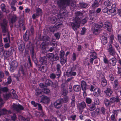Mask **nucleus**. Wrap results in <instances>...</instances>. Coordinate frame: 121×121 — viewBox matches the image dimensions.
<instances>
[{
    "mask_svg": "<svg viewBox=\"0 0 121 121\" xmlns=\"http://www.w3.org/2000/svg\"><path fill=\"white\" fill-rule=\"evenodd\" d=\"M2 35L0 34V46L2 47L3 46V44L2 43Z\"/></svg>",
    "mask_w": 121,
    "mask_h": 121,
    "instance_id": "nucleus-60",
    "label": "nucleus"
},
{
    "mask_svg": "<svg viewBox=\"0 0 121 121\" xmlns=\"http://www.w3.org/2000/svg\"><path fill=\"white\" fill-rule=\"evenodd\" d=\"M32 54V57L33 60L36 61V59L35 58V55L34 49L33 48H32L31 50V51Z\"/></svg>",
    "mask_w": 121,
    "mask_h": 121,
    "instance_id": "nucleus-33",
    "label": "nucleus"
},
{
    "mask_svg": "<svg viewBox=\"0 0 121 121\" xmlns=\"http://www.w3.org/2000/svg\"><path fill=\"white\" fill-rule=\"evenodd\" d=\"M62 104V100L59 99L55 102L54 104L55 107L57 108H60L61 107Z\"/></svg>",
    "mask_w": 121,
    "mask_h": 121,
    "instance_id": "nucleus-11",
    "label": "nucleus"
},
{
    "mask_svg": "<svg viewBox=\"0 0 121 121\" xmlns=\"http://www.w3.org/2000/svg\"><path fill=\"white\" fill-rule=\"evenodd\" d=\"M62 95H67L68 92L65 89H63L62 90Z\"/></svg>",
    "mask_w": 121,
    "mask_h": 121,
    "instance_id": "nucleus-55",
    "label": "nucleus"
},
{
    "mask_svg": "<svg viewBox=\"0 0 121 121\" xmlns=\"http://www.w3.org/2000/svg\"><path fill=\"white\" fill-rule=\"evenodd\" d=\"M5 6L4 4H2L1 5V8L2 11L5 12L6 13H7L9 12V10H6L5 9Z\"/></svg>",
    "mask_w": 121,
    "mask_h": 121,
    "instance_id": "nucleus-28",
    "label": "nucleus"
},
{
    "mask_svg": "<svg viewBox=\"0 0 121 121\" xmlns=\"http://www.w3.org/2000/svg\"><path fill=\"white\" fill-rule=\"evenodd\" d=\"M47 56V57L52 61H56L59 59V57L57 55H54L52 53L48 54Z\"/></svg>",
    "mask_w": 121,
    "mask_h": 121,
    "instance_id": "nucleus-7",
    "label": "nucleus"
},
{
    "mask_svg": "<svg viewBox=\"0 0 121 121\" xmlns=\"http://www.w3.org/2000/svg\"><path fill=\"white\" fill-rule=\"evenodd\" d=\"M93 95L95 97H98L100 95L101 91L98 88H95L94 91Z\"/></svg>",
    "mask_w": 121,
    "mask_h": 121,
    "instance_id": "nucleus-16",
    "label": "nucleus"
},
{
    "mask_svg": "<svg viewBox=\"0 0 121 121\" xmlns=\"http://www.w3.org/2000/svg\"><path fill=\"white\" fill-rule=\"evenodd\" d=\"M10 70L12 72H14L18 66V63L16 61H12L10 64Z\"/></svg>",
    "mask_w": 121,
    "mask_h": 121,
    "instance_id": "nucleus-8",
    "label": "nucleus"
},
{
    "mask_svg": "<svg viewBox=\"0 0 121 121\" xmlns=\"http://www.w3.org/2000/svg\"><path fill=\"white\" fill-rule=\"evenodd\" d=\"M69 100V98L67 96H65L63 98V100L64 103L67 102Z\"/></svg>",
    "mask_w": 121,
    "mask_h": 121,
    "instance_id": "nucleus-53",
    "label": "nucleus"
},
{
    "mask_svg": "<svg viewBox=\"0 0 121 121\" xmlns=\"http://www.w3.org/2000/svg\"><path fill=\"white\" fill-rule=\"evenodd\" d=\"M117 62V59L114 57L112 58L109 60V63L112 66H115Z\"/></svg>",
    "mask_w": 121,
    "mask_h": 121,
    "instance_id": "nucleus-23",
    "label": "nucleus"
},
{
    "mask_svg": "<svg viewBox=\"0 0 121 121\" xmlns=\"http://www.w3.org/2000/svg\"><path fill=\"white\" fill-rule=\"evenodd\" d=\"M2 28L3 30V32H7V23L6 20L5 19H4L3 22L1 24Z\"/></svg>",
    "mask_w": 121,
    "mask_h": 121,
    "instance_id": "nucleus-12",
    "label": "nucleus"
},
{
    "mask_svg": "<svg viewBox=\"0 0 121 121\" xmlns=\"http://www.w3.org/2000/svg\"><path fill=\"white\" fill-rule=\"evenodd\" d=\"M30 31L31 33H30L29 30H27L26 31L25 34L24 35L23 39L25 41H27L29 39L28 36L31 35H33V34L34 30L32 26H31V27Z\"/></svg>",
    "mask_w": 121,
    "mask_h": 121,
    "instance_id": "nucleus-6",
    "label": "nucleus"
},
{
    "mask_svg": "<svg viewBox=\"0 0 121 121\" xmlns=\"http://www.w3.org/2000/svg\"><path fill=\"white\" fill-rule=\"evenodd\" d=\"M54 36L56 39H59L60 37V35L59 33H58L54 34Z\"/></svg>",
    "mask_w": 121,
    "mask_h": 121,
    "instance_id": "nucleus-57",
    "label": "nucleus"
},
{
    "mask_svg": "<svg viewBox=\"0 0 121 121\" xmlns=\"http://www.w3.org/2000/svg\"><path fill=\"white\" fill-rule=\"evenodd\" d=\"M110 79L111 81H113L114 79L113 75L112 74H110L109 75Z\"/></svg>",
    "mask_w": 121,
    "mask_h": 121,
    "instance_id": "nucleus-64",
    "label": "nucleus"
},
{
    "mask_svg": "<svg viewBox=\"0 0 121 121\" xmlns=\"http://www.w3.org/2000/svg\"><path fill=\"white\" fill-rule=\"evenodd\" d=\"M70 0H58L57 4L60 6L64 5H70L73 6V4L69 3Z\"/></svg>",
    "mask_w": 121,
    "mask_h": 121,
    "instance_id": "nucleus-5",
    "label": "nucleus"
},
{
    "mask_svg": "<svg viewBox=\"0 0 121 121\" xmlns=\"http://www.w3.org/2000/svg\"><path fill=\"white\" fill-rule=\"evenodd\" d=\"M49 98L46 96H44L42 98L41 102L45 104L48 103L50 101Z\"/></svg>",
    "mask_w": 121,
    "mask_h": 121,
    "instance_id": "nucleus-15",
    "label": "nucleus"
},
{
    "mask_svg": "<svg viewBox=\"0 0 121 121\" xmlns=\"http://www.w3.org/2000/svg\"><path fill=\"white\" fill-rule=\"evenodd\" d=\"M96 53L93 51H91L90 53V57L97 58Z\"/></svg>",
    "mask_w": 121,
    "mask_h": 121,
    "instance_id": "nucleus-31",
    "label": "nucleus"
},
{
    "mask_svg": "<svg viewBox=\"0 0 121 121\" xmlns=\"http://www.w3.org/2000/svg\"><path fill=\"white\" fill-rule=\"evenodd\" d=\"M17 2L16 0H12V1L10 4V5H14Z\"/></svg>",
    "mask_w": 121,
    "mask_h": 121,
    "instance_id": "nucleus-63",
    "label": "nucleus"
},
{
    "mask_svg": "<svg viewBox=\"0 0 121 121\" xmlns=\"http://www.w3.org/2000/svg\"><path fill=\"white\" fill-rule=\"evenodd\" d=\"M14 109L17 112L23 109V107L19 104H14L13 106Z\"/></svg>",
    "mask_w": 121,
    "mask_h": 121,
    "instance_id": "nucleus-10",
    "label": "nucleus"
},
{
    "mask_svg": "<svg viewBox=\"0 0 121 121\" xmlns=\"http://www.w3.org/2000/svg\"><path fill=\"white\" fill-rule=\"evenodd\" d=\"M43 92L46 94H48L50 93V90L48 89L47 87H45L43 90Z\"/></svg>",
    "mask_w": 121,
    "mask_h": 121,
    "instance_id": "nucleus-42",
    "label": "nucleus"
},
{
    "mask_svg": "<svg viewBox=\"0 0 121 121\" xmlns=\"http://www.w3.org/2000/svg\"><path fill=\"white\" fill-rule=\"evenodd\" d=\"M99 4L97 1H95L92 4V6L93 8L97 7L99 6Z\"/></svg>",
    "mask_w": 121,
    "mask_h": 121,
    "instance_id": "nucleus-36",
    "label": "nucleus"
},
{
    "mask_svg": "<svg viewBox=\"0 0 121 121\" xmlns=\"http://www.w3.org/2000/svg\"><path fill=\"white\" fill-rule=\"evenodd\" d=\"M103 11L104 13L108 12H109V9L108 8L106 7L103 9Z\"/></svg>",
    "mask_w": 121,
    "mask_h": 121,
    "instance_id": "nucleus-59",
    "label": "nucleus"
},
{
    "mask_svg": "<svg viewBox=\"0 0 121 121\" xmlns=\"http://www.w3.org/2000/svg\"><path fill=\"white\" fill-rule=\"evenodd\" d=\"M8 90V89L7 87H1L0 88V94L1 93V91L3 92H6Z\"/></svg>",
    "mask_w": 121,
    "mask_h": 121,
    "instance_id": "nucleus-38",
    "label": "nucleus"
},
{
    "mask_svg": "<svg viewBox=\"0 0 121 121\" xmlns=\"http://www.w3.org/2000/svg\"><path fill=\"white\" fill-rule=\"evenodd\" d=\"M57 72L59 74H57V75L59 77L60 75V65L58 64L56 65Z\"/></svg>",
    "mask_w": 121,
    "mask_h": 121,
    "instance_id": "nucleus-39",
    "label": "nucleus"
},
{
    "mask_svg": "<svg viewBox=\"0 0 121 121\" xmlns=\"http://www.w3.org/2000/svg\"><path fill=\"white\" fill-rule=\"evenodd\" d=\"M36 13L37 14V15L39 16L41 15L42 13V12L41 9L38 8L36 9Z\"/></svg>",
    "mask_w": 121,
    "mask_h": 121,
    "instance_id": "nucleus-35",
    "label": "nucleus"
},
{
    "mask_svg": "<svg viewBox=\"0 0 121 121\" xmlns=\"http://www.w3.org/2000/svg\"><path fill=\"white\" fill-rule=\"evenodd\" d=\"M82 89L83 91H86L87 89V85L86 82L84 81H82L81 83Z\"/></svg>",
    "mask_w": 121,
    "mask_h": 121,
    "instance_id": "nucleus-20",
    "label": "nucleus"
},
{
    "mask_svg": "<svg viewBox=\"0 0 121 121\" xmlns=\"http://www.w3.org/2000/svg\"><path fill=\"white\" fill-rule=\"evenodd\" d=\"M73 89L74 91H78L80 90V86L78 85H75L73 87Z\"/></svg>",
    "mask_w": 121,
    "mask_h": 121,
    "instance_id": "nucleus-40",
    "label": "nucleus"
},
{
    "mask_svg": "<svg viewBox=\"0 0 121 121\" xmlns=\"http://www.w3.org/2000/svg\"><path fill=\"white\" fill-rule=\"evenodd\" d=\"M17 20V17L15 15H14L9 18V20L11 23L13 24Z\"/></svg>",
    "mask_w": 121,
    "mask_h": 121,
    "instance_id": "nucleus-22",
    "label": "nucleus"
},
{
    "mask_svg": "<svg viewBox=\"0 0 121 121\" xmlns=\"http://www.w3.org/2000/svg\"><path fill=\"white\" fill-rule=\"evenodd\" d=\"M86 107V103L84 101L78 104V107L80 110L83 109Z\"/></svg>",
    "mask_w": 121,
    "mask_h": 121,
    "instance_id": "nucleus-21",
    "label": "nucleus"
},
{
    "mask_svg": "<svg viewBox=\"0 0 121 121\" xmlns=\"http://www.w3.org/2000/svg\"><path fill=\"white\" fill-rule=\"evenodd\" d=\"M51 83H52V82L51 81L49 80H47L45 83V85L43 83H41L39 84V86L41 88H43L42 90H43L45 87H47Z\"/></svg>",
    "mask_w": 121,
    "mask_h": 121,
    "instance_id": "nucleus-14",
    "label": "nucleus"
},
{
    "mask_svg": "<svg viewBox=\"0 0 121 121\" xmlns=\"http://www.w3.org/2000/svg\"><path fill=\"white\" fill-rule=\"evenodd\" d=\"M86 19H83L81 21V19L80 18H76L75 22H71V25L73 29L74 30L76 31L77 29L79 28L80 26V24L81 23H82L83 25L86 23Z\"/></svg>",
    "mask_w": 121,
    "mask_h": 121,
    "instance_id": "nucleus-2",
    "label": "nucleus"
},
{
    "mask_svg": "<svg viewBox=\"0 0 121 121\" xmlns=\"http://www.w3.org/2000/svg\"><path fill=\"white\" fill-rule=\"evenodd\" d=\"M104 4L106 6V7L109 9V12L111 13H114L116 11L114 7L116 6V5L115 4H113L112 5L113 7H112V3L109 0H108L105 1L104 3Z\"/></svg>",
    "mask_w": 121,
    "mask_h": 121,
    "instance_id": "nucleus-3",
    "label": "nucleus"
},
{
    "mask_svg": "<svg viewBox=\"0 0 121 121\" xmlns=\"http://www.w3.org/2000/svg\"><path fill=\"white\" fill-rule=\"evenodd\" d=\"M104 26L105 29H106L107 30L109 31H111V26L109 22H105L104 24Z\"/></svg>",
    "mask_w": 121,
    "mask_h": 121,
    "instance_id": "nucleus-19",
    "label": "nucleus"
},
{
    "mask_svg": "<svg viewBox=\"0 0 121 121\" xmlns=\"http://www.w3.org/2000/svg\"><path fill=\"white\" fill-rule=\"evenodd\" d=\"M11 91L12 92V94L14 96L13 97L14 98H16L17 97V95L15 93V91L13 90H12Z\"/></svg>",
    "mask_w": 121,
    "mask_h": 121,
    "instance_id": "nucleus-58",
    "label": "nucleus"
},
{
    "mask_svg": "<svg viewBox=\"0 0 121 121\" xmlns=\"http://www.w3.org/2000/svg\"><path fill=\"white\" fill-rule=\"evenodd\" d=\"M112 90L110 88H108L105 91V93L107 95L109 96H111L112 93Z\"/></svg>",
    "mask_w": 121,
    "mask_h": 121,
    "instance_id": "nucleus-25",
    "label": "nucleus"
},
{
    "mask_svg": "<svg viewBox=\"0 0 121 121\" xmlns=\"http://www.w3.org/2000/svg\"><path fill=\"white\" fill-rule=\"evenodd\" d=\"M110 43L108 47L107 50L109 54L112 56L115 55L116 52L114 48L112 47V44L114 45L117 49L119 48L118 44L117 43L114 39L113 36H111L110 37Z\"/></svg>",
    "mask_w": 121,
    "mask_h": 121,
    "instance_id": "nucleus-1",
    "label": "nucleus"
},
{
    "mask_svg": "<svg viewBox=\"0 0 121 121\" xmlns=\"http://www.w3.org/2000/svg\"><path fill=\"white\" fill-rule=\"evenodd\" d=\"M49 44V43L47 41H45V42H43L42 43L41 45V46L43 48H44V47L47 46H48Z\"/></svg>",
    "mask_w": 121,
    "mask_h": 121,
    "instance_id": "nucleus-43",
    "label": "nucleus"
},
{
    "mask_svg": "<svg viewBox=\"0 0 121 121\" xmlns=\"http://www.w3.org/2000/svg\"><path fill=\"white\" fill-rule=\"evenodd\" d=\"M31 103L35 107H37V106H38V104H39L35 103L33 101H32L31 102Z\"/></svg>",
    "mask_w": 121,
    "mask_h": 121,
    "instance_id": "nucleus-61",
    "label": "nucleus"
},
{
    "mask_svg": "<svg viewBox=\"0 0 121 121\" xmlns=\"http://www.w3.org/2000/svg\"><path fill=\"white\" fill-rule=\"evenodd\" d=\"M18 118L19 120H22L23 121H29L30 120V119L29 118H28L26 119L21 115H19L18 116Z\"/></svg>",
    "mask_w": 121,
    "mask_h": 121,
    "instance_id": "nucleus-37",
    "label": "nucleus"
},
{
    "mask_svg": "<svg viewBox=\"0 0 121 121\" xmlns=\"http://www.w3.org/2000/svg\"><path fill=\"white\" fill-rule=\"evenodd\" d=\"M95 108V104H92L89 106L88 109L90 111H92L94 110Z\"/></svg>",
    "mask_w": 121,
    "mask_h": 121,
    "instance_id": "nucleus-30",
    "label": "nucleus"
},
{
    "mask_svg": "<svg viewBox=\"0 0 121 121\" xmlns=\"http://www.w3.org/2000/svg\"><path fill=\"white\" fill-rule=\"evenodd\" d=\"M94 102L95 105H99V99L97 98H95L94 99Z\"/></svg>",
    "mask_w": 121,
    "mask_h": 121,
    "instance_id": "nucleus-49",
    "label": "nucleus"
},
{
    "mask_svg": "<svg viewBox=\"0 0 121 121\" xmlns=\"http://www.w3.org/2000/svg\"><path fill=\"white\" fill-rule=\"evenodd\" d=\"M60 58V62L62 65L64 64L66 62V60L64 58Z\"/></svg>",
    "mask_w": 121,
    "mask_h": 121,
    "instance_id": "nucleus-51",
    "label": "nucleus"
},
{
    "mask_svg": "<svg viewBox=\"0 0 121 121\" xmlns=\"http://www.w3.org/2000/svg\"><path fill=\"white\" fill-rule=\"evenodd\" d=\"M86 103L88 104H90L92 102L91 99L89 98H86Z\"/></svg>",
    "mask_w": 121,
    "mask_h": 121,
    "instance_id": "nucleus-46",
    "label": "nucleus"
},
{
    "mask_svg": "<svg viewBox=\"0 0 121 121\" xmlns=\"http://www.w3.org/2000/svg\"><path fill=\"white\" fill-rule=\"evenodd\" d=\"M43 40H49V37L47 36H43Z\"/></svg>",
    "mask_w": 121,
    "mask_h": 121,
    "instance_id": "nucleus-54",
    "label": "nucleus"
},
{
    "mask_svg": "<svg viewBox=\"0 0 121 121\" xmlns=\"http://www.w3.org/2000/svg\"><path fill=\"white\" fill-rule=\"evenodd\" d=\"M66 75L68 76H75L76 75V72L71 70V69L68 70L66 73Z\"/></svg>",
    "mask_w": 121,
    "mask_h": 121,
    "instance_id": "nucleus-18",
    "label": "nucleus"
},
{
    "mask_svg": "<svg viewBox=\"0 0 121 121\" xmlns=\"http://www.w3.org/2000/svg\"><path fill=\"white\" fill-rule=\"evenodd\" d=\"M86 29L84 28H82V30L81 31V34L82 35H84L86 32Z\"/></svg>",
    "mask_w": 121,
    "mask_h": 121,
    "instance_id": "nucleus-56",
    "label": "nucleus"
},
{
    "mask_svg": "<svg viewBox=\"0 0 121 121\" xmlns=\"http://www.w3.org/2000/svg\"><path fill=\"white\" fill-rule=\"evenodd\" d=\"M82 13L80 12H76L75 13L76 17L75 19L73 20V21L74 22H75V20L76 17H77V18H79V17H78L79 16H82Z\"/></svg>",
    "mask_w": 121,
    "mask_h": 121,
    "instance_id": "nucleus-32",
    "label": "nucleus"
},
{
    "mask_svg": "<svg viewBox=\"0 0 121 121\" xmlns=\"http://www.w3.org/2000/svg\"><path fill=\"white\" fill-rule=\"evenodd\" d=\"M66 14V13L65 12H63V13H60V14H59L57 16L58 18V19L60 21H62L63 18L65 16V14Z\"/></svg>",
    "mask_w": 121,
    "mask_h": 121,
    "instance_id": "nucleus-27",
    "label": "nucleus"
},
{
    "mask_svg": "<svg viewBox=\"0 0 121 121\" xmlns=\"http://www.w3.org/2000/svg\"><path fill=\"white\" fill-rule=\"evenodd\" d=\"M47 69L46 65H44L43 66H42L41 67L39 68V70L42 72H46Z\"/></svg>",
    "mask_w": 121,
    "mask_h": 121,
    "instance_id": "nucleus-26",
    "label": "nucleus"
},
{
    "mask_svg": "<svg viewBox=\"0 0 121 121\" xmlns=\"http://www.w3.org/2000/svg\"><path fill=\"white\" fill-rule=\"evenodd\" d=\"M108 37V36L106 37L104 36H102L101 39V42L104 44H105L107 43V39Z\"/></svg>",
    "mask_w": 121,
    "mask_h": 121,
    "instance_id": "nucleus-29",
    "label": "nucleus"
},
{
    "mask_svg": "<svg viewBox=\"0 0 121 121\" xmlns=\"http://www.w3.org/2000/svg\"><path fill=\"white\" fill-rule=\"evenodd\" d=\"M4 42H8V41L9 42H10V37L9 36V34H8V37L4 38Z\"/></svg>",
    "mask_w": 121,
    "mask_h": 121,
    "instance_id": "nucleus-47",
    "label": "nucleus"
},
{
    "mask_svg": "<svg viewBox=\"0 0 121 121\" xmlns=\"http://www.w3.org/2000/svg\"><path fill=\"white\" fill-rule=\"evenodd\" d=\"M103 26V25H99L97 24H94L93 26L94 31L98 32Z\"/></svg>",
    "mask_w": 121,
    "mask_h": 121,
    "instance_id": "nucleus-17",
    "label": "nucleus"
},
{
    "mask_svg": "<svg viewBox=\"0 0 121 121\" xmlns=\"http://www.w3.org/2000/svg\"><path fill=\"white\" fill-rule=\"evenodd\" d=\"M2 111L4 112H1L0 113V116L1 115L5 114H6L8 112L5 109H3V110H2ZM0 121H1V120H0Z\"/></svg>",
    "mask_w": 121,
    "mask_h": 121,
    "instance_id": "nucleus-52",
    "label": "nucleus"
},
{
    "mask_svg": "<svg viewBox=\"0 0 121 121\" xmlns=\"http://www.w3.org/2000/svg\"><path fill=\"white\" fill-rule=\"evenodd\" d=\"M65 55L64 52L62 50L61 51L60 54V58H64V56Z\"/></svg>",
    "mask_w": 121,
    "mask_h": 121,
    "instance_id": "nucleus-50",
    "label": "nucleus"
},
{
    "mask_svg": "<svg viewBox=\"0 0 121 121\" xmlns=\"http://www.w3.org/2000/svg\"><path fill=\"white\" fill-rule=\"evenodd\" d=\"M3 55L5 57H7L11 56L12 54V51H4L3 48L2 49Z\"/></svg>",
    "mask_w": 121,
    "mask_h": 121,
    "instance_id": "nucleus-13",
    "label": "nucleus"
},
{
    "mask_svg": "<svg viewBox=\"0 0 121 121\" xmlns=\"http://www.w3.org/2000/svg\"><path fill=\"white\" fill-rule=\"evenodd\" d=\"M101 83L103 86H105L107 85V82L104 78H103L102 79Z\"/></svg>",
    "mask_w": 121,
    "mask_h": 121,
    "instance_id": "nucleus-41",
    "label": "nucleus"
},
{
    "mask_svg": "<svg viewBox=\"0 0 121 121\" xmlns=\"http://www.w3.org/2000/svg\"><path fill=\"white\" fill-rule=\"evenodd\" d=\"M71 104L73 106L74 105L75 103V96H73L72 97V98L71 99Z\"/></svg>",
    "mask_w": 121,
    "mask_h": 121,
    "instance_id": "nucleus-48",
    "label": "nucleus"
},
{
    "mask_svg": "<svg viewBox=\"0 0 121 121\" xmlns=\"http://www.w3.org/2000/svg\"><path fill=\"white\" fill-rule=\"evenodd\" d=\"M11 96V94L10 93L6 94L3 95V96L4 98L6 99H9Z\"/></svg>",
    "mask_w": 121,
    "mask_h": 121,
    "instance_id": "nucleus-45",
    "label": "nucleus"
},
{
    "mask_svg": "<svg viewBox=\"0 0 121 121\" xmlns=\"http://www.w3.org/2000/svg\"><path fill=\"white\" fill-rule=\"evenodd\" d=\"M62 25V23H57L55 24L54 26L50 27L49 28V30L51 32H53L60 27Z\"/></svg>",
    "mask_w": 121,
    "mask_h": 121,
    "instance_id": "nucleus-9",
    "label": "nucleus"
},
{
    "mask_svg": "<svg viewBox=\"0 0 121 121\" xmlns=\"http://www.w3.org/2000/svg\"><path fill=\"white\" fill-rule=\"evenodd\" d=\"M119 101L118 97H113L110 99V101L107 99L105 100L104 103L106 106L107 107L111 106L112 104H113L115 102H118Z\"/></svg>",
    "mask_w": 121,
    "mask_h": 121,
    "instance_id": "nucleus-4",
    "label": "nucleus"
},
{
    "mask_svg": "<svg viewBox=\"0 0 121 121\" xmlns=\"http://www.w3.org/2000/svg\"><path fill=\"white\" fill-rule=\"evenodd\" d=\"M25 72L24 69L22 67H21L19 69L18 74H17V78L18 77H19L21 74L23 75L25 73Z\"/></svg>",
    "mask_w": 121,
    "mask_h": 121,
    "instance_id": "nucleus-24",
    "label": "nucleus"
},
{
    "mask_svg": "<svg viewBox=\"0 0 121 121\" xmlns=\"http://www.w3.org/2000/svg\"><path fill=\"white\" fill-rule=\"evenodd\" d=\"M80 7L82 8H85L87 6L88 4L86 3H80Z\"/></svg>",
    "mask_w": 121,
    "mask_h": 121,
    "instance_id": "nucleus-44",
    "label": "nucleus"
},
{
    "mask_svg": "<svg viewBox=\"0 0 121 121\" xmlns=\"http://www.w3.org/2000/svg\"><path fill=\"white\" fill-rule=\"evenodd\" d=\"M8 81L7 82V84H10L12 81V80L11 79V78L10 76H9L8 78Z\"/></svg>",
    "mask_w": 121,
    "mask_h": 121,
    "instance_id": "nucleus-62",
    "label": "nucleus"
},
{
    "mask_svg": "<svg viewBox=\"0 0 121 121\" xmlns=\"http://www.w3.org/2000/svg\"><path fill=\"white\" fill-rule=\"evenodd\" d=\"M35 94L36 95H41L40 96L42 95V92L40 89L37 88L35 90Z\"/></svg>",
    "mask_w": 121,
    "mask_h": 121,
    "instance_id": "nucleus-34",
    "label": "nucleus"
}]
</instances>
